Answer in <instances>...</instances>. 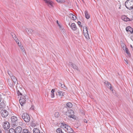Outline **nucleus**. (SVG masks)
Segmentation results:
<instances>
[{
	"mask_svg": "<svg viewBox=\"0 0 133 133\" xmlns=\"http://www.w3.org/2000/svg\"><path fill=\"white\" fill-rule=\"evenodd\" d=\"M11 35L15 41L18 39V38L16 37V35L14 33L11 32Z\"/></svg>",
	"mask_w": 133,
	"mask_h": 133,
	"instance_id": "nucleus-23",
	"label": "nucleus"
},
{
	"mask_svg": "<svg viewBox=\"0 0 133 133\" xmlns=\"http://www.w3.org/2000/svg\"><path fill=\"white\" fill-rule=\"evenodd\" d=\"M33 125V126H34V124H33V125Z\"/></svg>",
	"mask_w": 133,
	"mask_h": 133,
	"instance_id": "nucleus-54",
	"label": "nucleus"
},
{
	"mask_svg": "<svg viewBox=\"0 0 133 133\" xmlns=\"http://www.w3.org/2000/svg\"><path fill=\"white\" fill-rule=\"evenodd\" d=\"M84 122H85V123H87V121L85 119H84Z\"/></svg>",
	"mask_w": 133,
	"mask_h": 133,
	"instance_id": "nucleus-47",
	"label": "nucleus"
},
{
	"mask_svg": "<svg viewBox=\"0 0 133 133\" xmlns=\"http://www.w3.org/2000/svg\"><path fill=\"white\" fill-rule=\"evenodd\" d=\"M71 15L72 16V18L74 20H75L76 19V16H75L74 15L72 14H71Z\"/></svg>",
	"mask_w": 133,
	"mask_h": 133,
	"instance_id": "nucleus-36",
	"label": "nucleus"
},
{
	"mask_svg": "<svg viewBox=\"0 0 133 133\" xmlns=\"http://www.w3.org/2000/svg\"><path fill=\"white\" fill-rule=\"evenodd\" d=\"M123 16L122 17V20H123L124 21H125V20L126 19V17H125L124 16Z\"/></svg>",
	"mask_w": 133,
	"mask_h": 133,
	"instance_id": "nucleus-42",
	"label": "nucleus"
},
{
	"mask_svg": "<svg viewBox=\"0 0 133 133\" xmlns=\"http://www.w3.org/2000/svg\"><path fill=\"white\" fill-rule=\"evenodd\" d=\"M8 75L11 77L12 76H13L12 74V72L10 71H8Z\"/></svg>",
	"mask_w": 133,
	"mask_h": 133,
	"instance_id": "nucleus-33",
	"label": "nucleus"
},
{
	"mask_svg": "<svg viewBox=\"0 0 133 133\" xmlns=\"http://www.w3.org/2000/svg\"><path fill=\"white\" fill-rule=\"evenodd\" d=\"M43 133V132H42V133Z\"/></svg>",
	"mask_w": 133,
	"mask_h": 133,
	"instance_id": "nucleus-55",
	"label": "nucleus"
},
{
	"mask_svg": "<svg viewBox=\"0 0 133 133\" xmlns=\"http://www.w3.org/2000/svg\"><path fill=\"white\" fill-rule=\"evenodd\" d=\"M61 124L63 128H64L66 132L70 133L73 132V130L69 126L64 123H62Z\"/></svg>",
	"mask_w": 133,
	"mask_h": 133,
	"instance_id": "nucleus-3",
	"label": "nucleus"
},
{
	"mask_svg": "<svg viewBox=\"0 0 133 133\" xmlns=\"http://www.w3.org/2000/svg\"><path fill=\"white\" fill-rule=\"evenodd\" d=\"M1 113L2 116L3 117H6L8 115V112L5 110H1Z\"/></svg>",
	"mask_w": 133,
	"mask_h": 133,
	"instance_id": "nucleus-8",
	"label": "nucleus"
},
{
	"mask_svg": "<svg viewBox=\"0 0 133 133\" xmlns=\"http://www.w3.org/2000/svg\"><path fill=\"white\" fill-rule=\"evenodd\" d=\"M22 47H22V46L20 48H21V49H22V51L24 52V49L22 48Z\"/></svg>",
	"mask_w": 133,
	"mask_h": 133,
	"instance_id": "nucleus-45",
	"label": "nucleus"
},
{
	"mask_svg": "<svg viewBox=\"0 0 133 133\" xmlns=\"http://www.w3.org/2000/svg\"><path fill=\"white\" fill-rule=\"evenodd\" d=\"M132 49L133 51V47H132Z\"/></svg>",
	"mask_w": 133,
	"mask_h": 133,
	"instance_id": "nucleus-52",
	"label": "nucleus"
},
{
	"mask_svg": "<svg viewBox=\"0 0 133 133\" xmlns=\"http://www.w3.org/2000/svg\"><path fill=\"white\" fill-rule=\"evenodd\" d=\"M130 46H131V48H132V47H132V45H130Z\"/></svg>",
	"mask_w": 133,
	"mask_h": 133,
	"instance_id": "nucleus-51",
	"label": "nucleus"
},
{
	"mask_svg": "<svg viewBox=\"0 0 133 133\" xmlns=\"http://www.w3.org/2000/svg\"><path fill=\"white\" fill-rule=\"evenodd\" d=\"M69 25L70 26L71 29L74 31H75L77 30V28L75 23H72L70 25V23L69 24Z\"/></svg>",
	"mask_w": 133,
	"mask_h": 133,
	"instance_id": "nucleus-14",
	"label": "nucleus"
},
{
	"mask_svg": "<svg viewBox=\"0 0 133 133\" xmlns=\"http://www.w3.org/2000/svg\"><path fill=\"white\" fill-rule=\"evenodd\" d=\"M61 133H64L62 131V132H61Z\"/></svg>",
	"mask_w": 133,
	"mask_h": 133,
	"instance_id": "nucleus-53",
	"label": "nucleus"
},
{
	"mask_svg": "<svg viewBox=\"0 0 133 133\" xmlns=\"http://www.w3.org/2000/svg\"><path fill=\"white\" fill-rule=\"evenodd\" d=\"M10 126L9 123L7 121L4 122L2 125L3 128L5 130L8 129L10 128Z\"/></svg>",
	"mask_w": 133,
	"mask_h": 133,
	"instance_id": "nucleus-7",
	"label": "nucleus"
},
{
	"mask_svg": "<svg viewBox=\"0 0 133 133\" xmlns=\"http://www.w3.org/2000/svg\"><path fill=\"white\" fill-rule=\"evenodd\" d=\"M2 131L0 129V133H2Z\"/></svg>",
	"mask_w": 133,
	"mask_h": 133,
	"instance_id": "nucleus-50",
	"label": "nucleus"
},
{
	"mask_svg": "<svg viewBox=\"0 0 133 133\" xmlns=\"http://www.w3.org/2000/svg\"><path fill=\"white\" fill-rule=\"evenodd\" d=\"M25 96H21L20 97L19 101L21 105H22L23 104H25V103L26 100L25 99L26 98H25Z\"/></svg>",
	"mask_w": 133,
	"mask_h": 133,
	"instance_id": "nucleus-9",
	"label": "nucleus"
},
{
	"mask_svg": "<svg viewBox=\"0 0 133 133\" xmlns=\"http://www.w3.org/2000/svg\"><path fill=\"white\" fill-rule=\"evenodd\" d=\"M69 65L71 66L74 69L76 70H78V67L75 64H74L72 62H69Z\"/></svg>",
	"mask_w": 133,
	"mask_h": 133,
	"instance_id": "nucleus-13",
	"label": "nucleus"
},
{
	"mask_svg": "<svg viewBox=\"0 0 133 133\" xmlns=\"http://www.w3.org/2000/svg\"><path fill=\"white\" fill-rule=\"evenodd\" d=\"M11 125L13 128H15L18 125L17 118L16 117L13 116L11 118Z\"/></svg>",
	"mask_w": 133,
	"mask_h": 133,
	"instance_id": "nucleus-4",
	"label": "nucleus"
},
{
	"mask_svg": "<svg viewBox=\"0 0 133 133\" xmlns=\"http://www.w3.org/2000/svg\"><path fill=\"white\" fill-rule=\"evenodd\" d=\"M56 131L58 133H61L62 132V131L61 128H59L57 129Z\"/></svg>",
	"mask_w": 133,
	"mask_h": 133,
	"instance_id": "nucleus-31",
	"label": "nucleus"
},
{
	"mask_svg": "<svg viewBox=\"0 0 133 133\" xmlns=\"http://www.w3.org/2000/svg\"><path fill=\"white\" fill-rule=\"evenodd\" d=\"M49 6H53L52 2L50 0H43Z\"/></svg>",
	"mask_w": 133,
	"mask_h": 133,
	"instance_id": "nucleus-11",
	"label": "nucleus"
},
{
	"mask_svg": "<svg viewBox=\"0 0 133 133\" xmlns=\"http://www.w3.org/2000/svg\"><path fill=\"white\" fill-rule=\"evenodd\" d=\"M126 31L132 34L133 32V29L130 26L127 27L126 28Z\"/></svg>",
	"mask_w": 133,
	"mask_h": 133,
	"instance_id": "nucleus-15",
	"label": "nucleus"
},
{
	"mask_svg": "<svg viewBox=\"0 0 133 133\" xmlns=\"http://www.w3.org/2000/svg\"><path fill=\"white\" fill-rule=\"evenodd\" d=\"M11 77V79L13 81L14 83H16L17 82V80L16 77L13 76Z\"/></svg>",
	"mask_w": 133,
	"mask_h": 133,
	"instance_id": "nucleus-21",
	"label": "nucleus"
},
{
	"mask_svg": "<svg viewBox=\"0 0 133 133\" xmlns=\"http://www.w3.org/2000/svg\"><path fill=\"white\" fill-rule=\"evenodd\" d=\"M81 23L80 21H79L78 22V25H79L80 26H81V27H82V26L81 25H80Z\"/></svg>",
	"mask_w": 133,
	"mask_h": 133,
	"instance_id": "nucleus-41",
	"label": "nucleus"
},
{
	"mask_svg": "<svg viewBox=\"0 0 133 133\" xmlns=\"http://www.w3.org/2000/svg\"><path fill=\"white\" fill-rule=\"evenodd\" d=\"M83 33L85 38L87 39H90L89 35L88 33V31L87 28L86 26H84L83 27Z\"/></svg>",
	"mask_w": 133,
	"mask_h": 133,
	"instance_id": "nucleus-6",
	"label": "nucleus"
},
{
	"mask_svg": "<svg viewBox=\"0 0 133 133\" xmlns=\"http://www.w3.org/2000/svg\"><path fill=\"white\" fill-rule=\"evenodd\" d=\"M54 116L56 117L57 118L59 116V112H56L55 113Z\"/></svg>",
	"mask_w": 133,
	"mask_h": 133,
	"instance_id": "nucleus-29",
	"label": "nucleus"
},
{
	"mask_svg": "<svg viewBox=\"0 0 133 133\" xmlns=\"http://www.w3.org/2000/svg\"><path fill=\"white\" fill-rule=\"evenodd\" d=\"M66 105L67 107H68L69 108H71L72 107V105L71 103L69 102L66 104Z\"/></svg>",
	"mask_w": 133,
	"mask_h": 133,
	"instance_id": "nucleus-26",
	"label": "nucleus"
},
{
	"mask_svg": "<svg viewBox=\"0 0 133 133\" xmlns=\"http://www.w3.org/2000/svg\"><path fill=\"white\" fill-rule=\"evenodd\" d=\"M126 48V46H125V47H124V46L123 47V49L124 50H125V48Z\"/></svg>",
	"mask_w": 133,
	"mask_h": 133,
	"instance_id": "nucleus-48",
	"label": "nucleus"
},
{
	"mask_svg": "<svg viewBox=\"0 0 133 133\" xmlns=\"http://www.w3.org/2000/svg\"><path fill=\"white\" fill-rule=\"evenodd\" d=\"M23 133H31L28 130L25 129H23Z\"/></svg>",
	"mask_w": 133,
	"mask_h": 133,
	"instance_id": "nucleus-27",
	"label": "nucleus"
},
{
	"mask_svg": "<svg viewBox=\"0 0 133 133\" xmlns=\"http://www.w3.org/2000/svg\"><path fill=\"white\" fill-rule=\"evenodd\" d=\"M131 39L133 41V35L131 36Z\"/></svg>",
	"mask_w": 133,
	"mask_h": 133,
	"instance_id": "nucleus-49",
	"label": "nucleus"
},
{
	"mask_svg": "<svg viewBox=\"0 0 133 133\" xmlns=\"http://www.w3.org/2000/svg\"><path fill=\"white\" fill-rule=\"evenodd\" d=\"M34 105H32L31 107L30 108V109L31 110H34Z\"/></svg>",
	"mask_w": 133,
	"mask_h": 133,
	"instance_id": "nucleus-40",
	"label": "nucleus"
},
{
	"mask_svg": "<svg viewBox=\"0 0 133 133\" xmlns=\"http://www.w3.org/2000/svg\"><path fill=\"white\" fill-rule=\"evenodd\" d=\"M64 93V92L62 91L57 92L56 94L57 96L60 97L61 98H62L63 96H64L63 94Z\"/></svg>",
	"mask_w": 133,
	"mask_h": 133,
	"instance_id": "nucleus-16",
	"label": "nucleus"
},
{
	"mask_svg": "<svg viewBox=\"0 0 133 133\" xmlns=\"http://www.w3.org/2000/svg\"><path fill=\"white\" fill-rule=\"evenodd\" d=\"M59 29L61 30V31L63 29H64V28L63 27H62L61 25L60 26H59Z\"/></svg>",
	"mask_w": 133,
	"mask_h": 133,
	"instance_id": "nucleus-39",
	"label": "nucleus"
},
{
	"mask_svg": "<svg viewBox=\"0 0 133 133\" xmlns=\"http://www.w3.org/2000/svg\"><path fill=\"white\" fill-rule=\"evenodd\" d=\"M125 52L128 54V56H130L131 55L129 53V52L128 51V48H125Z\"/></svg>",
	"mask_w": 133,
	"mask_h": 133,
	"instance_id": "nucleus-28",
	"label": "nucleus"
},
{
	"mask_svg": "<svg viewBox=\"0 0 133 133\" xmlns=\"http://www.w3.org/2000/svg\"><path fill=\"white\" fill-rule=\"evenodd\" d=\"M58 2H60L61 3H63L65 2V0H56Z\"/></svg>",
	"mask_w": 133,
	"mask_h": 133,
	"instance_id": "nucleus-32",
	"label": "nucleus"
},
{
	"mask_svg": "<svg viewBox=\"0 0 133 133\" xmlns=\"http://www.w3.org/2000/svg\"><path fill=\"white\" fill-rule=\"evenodd\" d=\"M34 133H40L39 130L37 128H34L33 130Z\"/></svg>",
	"mask_w": 133,
	"mask_h": 133,
	"instance_id": "nucleus-22",
	"label": "nucleus"
},
{
	"mask_svg": "<svg viewBox=\"0 0 133 133\" xmlns=\"http://www.w3.org/2000/svg\"><path fill=\"white\" fill-rule=\"evenodd\" d=\"M125 5L129 10L133 9V0H127L125 3Z\"/></svg>",
	"mask_w": 133,
	"mask_h": 133,
	"instance_id": "nucleus-2",
	"label": "nucleus"
},
{
	"mask_svg": "<svg viewBox=\"0 0 133 133\" xmlns=\"http://www.w3.org/2000/svg\"><path fill=\"white\" fill-rule=\"evenodd\" d=\"M25 30L28 34H32L33 32V30L31 29L27 28Z\"/></svg>",
	"mask_w": 133,
	"mask_h": 133,
	"instance_id": "nucleus-18",
	"label": "nucleus"
},
{
	"mask_svg": "<svg viewBox=\"0 0 133 133\" xmlns=\"http://www.w3.org/2000/svg\"><path fill=\"white\" fill-rule=\"evenodd\" d=\"M124 17H126V19H125V21H126V22L128 21H132L133 19L132 18L130 19V18H129L127 17L126 16H125Z\"/></svg>",
	"mask_w": 133,
	"mask_h": 133,
	"instance_id": "nucleus-25",
	"label": "nucleus"
},
{
	"mask_svg": "<svg viewBox=\"0 0 133 133\" xmlns=\"http://www.w3.org/2000/svg\"><path fill=\"white\" fill-rule=\"evenodd\" d=\"M66 115L69 118H72L74 119H76V116L74 115V111L71 109L68 110L66 112Z\"/></svg>",
	"mask_w": 133,
	"mask_h": 133,
	"instance_id": "nucleus-1",
	"label": "nucleus"
},
{
	"mask_svg": "<svg viewBox=\"0 0 133 133\" xmlns=\"http://www.w3.org/2000/svg\"><path fill=\"white\" fill-rule=\"evenodd\" d=\"M62 33L64 35H66V33L65 30L64 29L61 31Z\"/></svg>",
	"mask_w": 133,
	"mask_h": 133,
	"instance_id": "nucleus-34",
	"label": "nucleus"
},
{
	"mask_svg": "<svg viewBox=\"0 0 133 133\" xmlns=\"http://www.w3.org/2000/svg\"><path fill=\"white\" fill-rule=\"evenodd\" d=\"M22 117L24 121L26 122H29L30 120V117L27 113H25L22 115Z\"/></svg>",
	"mask_w": 133,
	"mask_h": 133,
	"instance_id": "nucleus-5",
	"label": "nucleus"
},
{
	"mask_svg": "<svg viewBox=\"0 0 133 133\" xmlns=\"http://www.w3.org/2000/svg\"><path fill=\"white\" fill-rule=\"evenodd\" d=\"M59 86H61L62 88H64V87H65V86L64 84H62L61 83H59Z\"/></svg>",
	"mask_w": 133,
	"mask_h": 133,
	"instance_id": "nucleus-35",
	"label": "nucleus"
},
{
	"mask_svg": "<svg viewBox=\"0 0 133 133\" xmlns=\"http://www.w3.org/2000/svg\"><path fill=\"white\" fill-rule=\"evenodd\" d=\"M22 130V128L20 126L17 127L14 129L15 133H20Z\"/></svg>",
	"mask_w": 133,
	"mask_h": 133,
	"instance_id": "nucleus-10",
	"label": "nucleus"
},
{
	"mask_svg": "<svg viewBox=\"0 0 133 133\" xmlns=\"http://www.w3.org/2000/svg\"><path fill=\"white\" fill-rule=\"evenodd\" d=\"M5 107V103L3 102H2L0 103V108H4Z\"/></svg>",
	"mask_w": 133,
	"mask_h": 133,
	"instance_id": "nucleus-20",
	"label": "nucleus"
},
{
	"mask_svg": "<svg viewBox=\"0 0 133 133\" xmlns=\"http://www.w3.org/2000/svg\"><path fill=\"white\" fill-rule=\"evenodd\" d=\"M16 43L18 44V46L20 47H21L22 45L21 43L19 42V41L18 39L15 41Z\"/></svg>",
	"mask_w": 133,
	"mask_h": 133,
	"instance_id": "nucleus-30",
	"label": "nucleus"
},
{
	"mask_svg": "<svg viewBox=\"0 0 133 133\" xmlns=\"http://www.w3.org/2000/svg\"><path fill=\"white\" fill-rule=\"evenodd\" d=\"M17 93L18 95V96L19 95H21L22 96V93H21L19 90H18L17 91Z\"/></svg>",
	"mask_w": 133,
	"mask_h": 133,
	"instance_id": "nucleus-38",
	"label": "nucleus"
},
{
	"mask_svg": "<svg viewBox=\"0 0 133 133\" xmlns=\"http://www.w3.org/2000/svg\"><path fill=\"white\" fill-rule=\"evenodd\" d=\"M54 91L55 89H52L51 91V97L52 98H53L54 97Z\"/></svg>",
	"mask_w": 133,
	"mask_h": 133,
	"instance_id": "nucleus-24",
	"label": "nucleus"
},
{
	"mask_svg": "<svg viewBox=\"0 0 133 133\" xmlns=\"http://www.w3.org/2000/svg\"><path fill=\"white\" fill-rule=\"evenodd\" d=\"M104 83L106 85V86L108 88H109L110 90L112 91L113 90V89L112 88L111 84L109 82H108V81H105V82H104Z\"/></svg>",
	"mask_w": 133,
	"mask_h": 133,
	"instance_id": "nucleus-12",
	"label": "nucleus"
},
{
	"mask_svg": "<svg viewBox=\"0 0 133 133\" xmlns=\"http://www.w3.org/2000/svg\"><path fill=\"white\" fill-rule=\"evenodd\" d=\"M85 18L87 19H89L90 17V15L88 14V12L87 10L85 11Z\"/></svg>",
	"mask_w": 133,
	"mask_h": 133,
	"instance_id": "nucleus-19",
	"label": "nucleus"
},
{
	"mask_svg": "<svg viewBox=\"0 0 133 133\" xmlns=\"http://www.w3.org/2000/svg\"><path fill=\"white\" fill-rule=\"evenodd\" d=\"M5 133H15L14 129L13 128L10 129L9 130H6L5 131Z\"/></svg>",
	"mask_w": 133,
	"mask_h": 133,
	"instance_id": "nucleus-17",
	"label": "nucleus"
},
{
	"mask_svg": "<svg viewBox=\"0 0 133 133\" xmlns=\"http://www.w3.org/2000/svg\"><path fill=\"white\" fill-rule=\"evenodd\" d=\"M19 125L21 126L25 125V124L23 123V122H20L19 123Z\"/></svg>",
	"mask_w": 133,
	"mask_h": 133,
	"instance_id": "nucleus-37",
	"label": "nucleus"
},
{
	"mask_svg": "<svg viewBox=\"0 0 133 133\" xmlns=\"http://www.w3.org/2000/svg\"><path fill=\"white\" fill-rule=\"evenodd\" d=\"M56 23H57V24H58V25L59 26H60L61 25L59 24V23H58V20H57V21H56Z\"/></svg>",
	"mask_w": 133,
	"mask_h": 133,
	"instance_id": "nucleus-44",
	"label": "nucleus"
},
{
	"mask_svg": "<svg viewBox=\"0 0 133 133\" xmlns=\"http://www.w3.org/2000/svg\"><path fill=\"white\" fill-rule=\"evenodd\" d=\"M124 61H125V64H128V61L127 60V59H124Z\"/></svg>",
	"mask_w": 133,
	"mask_h": 133,
	"instance_id": "nucleus-43",
	"label": "nucleus"
},
{
	"mask_svg": "<svg viewBox=\"0 0 133 133\" xmlns=\"http://www.w3.org/2000/svg\"><path fill=\"white\" fill-rule=\"evenodd\" d=\"M1 95L0 94V102H1L2 100Z\"/></svg>",
	"mask_w": 133,
	"mask_h": 133,
	"instance_id": "nucleus-46",
	"label": "nucleus"
}]
</instances>
